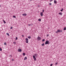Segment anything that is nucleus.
Here are the masks:
<instances>
[{"label":"nucleus","mask_w":66,"mask_h":66,"mask_svg":"<svg viewBox=\"0 0 66 66\" xmlns=\"http://www.w3.org/2000/svg\"><path fill=\"white\" fill-rule=\"evenodd\" d=\"M12 28H13V27H11L10 29H12Z\"/></svg>","instance_id":"obj_34"},{"label":"nucleus","mask_w":66,"mask_h":66,"mask_svg":"<svg viewBox=\"0 0 66 66\" xmlns=\"http://www.w3.org/2000/svg\"><path fill=\"white\" fill-rule=\"evenodd\" d=\"M6 34L8 36H10V35H9V34L8 33H7Z\"/></svg>","instance_id":"obj_14"},{"label":"nucleus","mask_w":66,"mask_h":66,"mask_svg":"<svg viewBox=\"0 0 66 66\" xmlns=\"http://www.w3.org/2000/svg\"><path fill=\"white\" fill-rule=\"evenodd\" d=\"M17 39H18V38H17V37H16L15 40H17Z\"/></svg>","instance_id":"obj_22"},{"label":"nucleus","mask_w":66,"mask_h":66,"mask_svg":"<svg viewBox=\"0 0 66 66\" xmlns=\"http://www.w3.org/2000/svg\"><path fill=\"white\" fill-rule=\"evenodd\" d=\"M59 15H61V16H62V14H63V13L61 12L59 13Z\"/></svg>","instance_id":"obj_7"},{"label":"nucleus","mask_w":66,"mask_h":66,"mask_svg":"<svg viewBox=\"0 0 66 66\" xmlns=\"http://www.w3.org/2000/svg\"><path fill=\"white\" fill-rule=\"evenodd\" d=\"M23 16H26V15H27V14L26 13H24L23 14H22Z\"/></svg>","instance_id":"obj_8"},{"label":"nucleus","mask_w":66,"mask_h":66,"mask_svg":"<svg viewBox=\"0 0 66 66\" xmlns=\"http://www.w3.org/2000/svg\"><path fill=\"white\" fill-rule=\"evenodd\" d=\"M54 3L55 4H56V3L57 2L56 1L54 0Z\"/></svg>","instance_id":"obj_10"},{"label":"nucleus","mask_w":66,"mask_h":66,"mask_svg":"<svg viewBox=\"0 0 66 66\" xmlns=\"http://www.w3.org/2000/svg\"><path fill=\"white\" fill-rule=\"evenodd\" d=\"M18 51L19 52H21V50L20 49H18Z\"/></svg>","instance_id":"obj_6"},{"label":"nucleus","mask_w":66,"mask_h":66,"mask_svg":"<svg viewBox=\"0 0 66 66\" xmlns=\"http://www.w3.org/2000/svg\"><path fill=\"white\" fill-rule=\"evenodd\" d=\"M23 55L24 56V55H26V54H25V53H24L23 54Z\"/></svg>","instance_id":"obj_16"},{"label":"nucleus","mask_w":66,"mask_h":66,"mask_svg":"<svg viewBox=\"0 0 66 66\" xmlns=\"http://www.w3.org/2000/svg\"><path fill=\"white\" fill-rule=\"evenodd\" d=\"M45 41V39H43L42 40V42H44Z\"/></svg>","instance_id":"obj_25"},{"label":"nucleus","mask_w":66,"mask_h":66,"mask_svg":"<svg viewBox=\"0 0 66 66\" xmlns=\"http://www.w3.org/2000/svg\"><path fill=\"white\" fill-rule=\"evenodd\" d=\"M22 37H24V36H23V35H22Z\"/></svg>","instance_id":"obj_36"},{"label":"nucleus","mask_w":66,"mask_h":66,"mask_svg":"<svg viewBox=\"0 0 66 66\" xmlns=\"http://www.w3.org/2000/svg\"><path fill=\"white\" fill-rule=\"evenodd\" d=\"M28 38H29V39H30L31 38V36H29L28 37Z\"/></svg>","instance_id":"obj_12"},{"label":"nucleus","mask_w":66,"mask_h":66,"mask_svg":"<svg viewBox=\"0 0 66 66\" xmlns=\"http://www.w3.org/2000/svg\"><path fill=\"white\" fill-rule=\"evenodd\" d=\"M27 60V57H26L24 59V60Z\"/></svg>","instance_id":"obj_9"},{"label":"nucleus","mask_w":66,"mask_h":66,"mask_svg":"<svg viewBox=\"0 0 66 66\" xmlns=\"http://www.w3.org/2000/svg\"><path fill=\"white\" fill-rule=\"evenodd\" d=\"M30 1H31L32 0H29Z\"/></svg>","instance_id":"obj_39"},{"label":"nucleus","mask_w":66,"mask_h":66,"mask_svg":"<svg viewBox=\"0 0 66 66\" xmlns=\"http://www.w3.org/2000/svg\"><path fill=\"white\" fill-rule=\"evenodd\" d=\"M28 26H31L30 24H28Z\"/></svg>","instance_id":"obj_33"},{"label":"nucleus","mask_w":66,"mask_h":66,"mask_svg":"<svg viewBox=\"0 0 66 66\" xmlns=\"http://www.w3.org/2000/svg\"><path fill=\"white\" fill-rule=\"evenodd\" d=\"M13 44H16V42H13Z\"/></svg>","instance_id":"obj_23"},{"label":"nucleus","mask_w":66,"mask_h":66,"mask_svg":"<svg viewBox=\"0 0 66 66\" xmlns=\"http://www.w3.org/2000/svg\"><path fill=\"white\" fill-rule=\"evenodd\" d=\"M49 5H51V3H49Z\"/></svg>","instance_id":"obj_27"},{"label":"nucleus","mask_w":66,"mask_h":66,"mask_svg":"<svg viewBox=\"0 0 66 66\" xmlns=\"http://www.w3.org/2000/svg\"><path fill=\"white\" fill-rule=\"evenodd\" d=\"M42 46H44V43H43V44H42Z\"/></svg>","instance_id":"obj_21"},{"label":"nucleus","mask_w":66,"mask_h":66,"mask_svg":"<svg viewBox=\"0 0 66 66\" xmlns=\"http://www.w3.org/2000/svg\"><path fill=\"white\" fill-rule=\"evenodd\" d=\"M50 43H49V41L48 40L46 41L45 43V44L47 45V44H49Z\"/></svg>","instance_id":"obj_1"},{"label":"nucleus","mask_w":66,"mask_h":66,"mask_svg":"<svg viewBox=\"0 0 66 66\" xmlns=\"http://www.w3.org/2000/svg\"><path fill=\"white\" fill-rule=\"evenodd\" d=\"M32 25H33V24L32 23H31L30 24V26H32Z\"/></svg>","instance_id":"obj_31"},{"label":"nucleus","mask_w":66,"mask_h":66,"mask_svg":"<svg viewBox=\"0 0 66 66\" xmlns=\"http://www.w3.org/2000/svg\"><path fill=\"white\" fill-rule=\"evenodd\" d=\"M66 30V28L64 27V30Z\"/></svg>","instance_id":"obj_19"},{"label":"nucleus","mask_w":66,"mask_h":66,"mask_svg":"<svg viewBox=\"0 0 66 66\" xmlns=\"http://www.w3.org/2000/svg\"><path fill=\"white\" fill-rule=\"evenodd\" d=\"M12 61H14V60L13 59H12Z\"/></svg>","instance_id":"obj_38"},{"label":"nucleus","mask_w":66,"mask_h":66,"mask_svg":"<svg viewBox=\"0 0 66 66\" xmlns=\"http://www.w3.org/2000/svg\"><path fill=\"white\" fill-rule=\"evenodd\" d=\"M53 64H50V66H52Z\"/></svg>","instance_id":"obj_30"},{"label":"nucleus","mask_w":66,"mask_h":66,"mask_svg":"<svg viewBox=\"0 0 66 66\" xmlns=\"http://www.w3.org/2000/svg\"><path fill=\"white\" fill-rule=\"evenodd\" d=\"M57 32H57V31H56V32H55L56 33H57Z\"/></svg>","instance_id":"obj_35"},{"label":"nucleus","mask_w":66,"mask_h":66,"mask_svg":"<svg viewBox=\"0 0 66 66\" xmlns=\"http://www.w3.org/2000/svg\"><path fill=\"white\" fill-rule=\"evenodd\" d=\"M52 1V0H51V1H50V2H51V1Z\"/></svg>","instance_id":"obj_37"},{"label":"nucleus","mask_w":66,"mask_h":66,"mask_svg":"<svg viewBox=\"0 0 66 66\" xmlns=\"http://www.w3.org/2000/svg\"><path fill=\"white\" fill-rule=\"evenodd\" d=\"M4 44L5 45H6V43H4Z\"/></svg>","instance_id":"obj_20"},{"label":"nucleus","mask_w":66,"mask_h":66,"mask_svg":"<svg viewBox=\"0 0 66 66\" xmlns=\"http://www.w3.org/2000/svg\"><path fill=\"white\" fill-rule=\"evenodd\" d=\"M37 39H38L39 40L41 39V38L39 37V36H38L37 38Z\"/></svg>","instance_id":"obj_3"},{"label":"nucleus","mask_w":66,"mask_h":66,"mask_svg":"<svg viewBox=\"0 0 66 66\" xmlns=\"http://www.w3.org/2000/svg\"><path fill=\"white\" fill-rule=\"evenodd\" d=\"M33 57L34 60L36 61V57H35V56H33Z\"/></svg>","instance_id":"obj_4"},{"label":"nucleus","mask_w":66,"mask_h":66,"mask_svg":"<svg viewBox=\"0 0 66 66\" xmlns=\"http://www.w3.org/2000/svg\"><path fill=\"white\" fill-rule=\"evenodd\" d=\"M3 22H4V23H6V22H5V21H4V20H3Z\"/></svg>","instance_id":"obj_18"},{"label":"nucleus","mask_w":66,"mask_h":66,"mask_svg":"<svg viewBox=\"0 0 66 66\" xmlns=\"http://www.w3.org/2000/svg\"><path fill=\"white\" fill-rule=\"evenodd\" d=\"M48 36H49V34L47 35V37H48Z\"/></svg>","instance_id":"obj_32"},{"label":"nucleus","mask_w":66,"mask_h":66,"mask_svg":"<svg viewBox=\"0 0 66 66\" xmlns=\"http://www.w3.org/2000/svg\"><path fill=\"white\" fill-rule=\"evenodd\" d=\"M63 9L62 8V9L60 11H61V12H62L63 11Z\"/></svg>","instance_id":"obj_17"},{"label":"nucleus","mask_w":66,"mask_h":66,"mask_svg":"<svg viewBox=\"0 0 66 66\" xmlns=\"http://www.w3.org/2000/svg\"><path fill=\"white\" fill-rule=\"evenodd\" d=\"M25 39L26 41V43H29V42H28L29 39H28L27 38H26Z\"/></svg>","instance_id":"obj_2"},{"label":"nucleus","mask_w":66,"mask_h":66,"mask_svg":"<svg viewBox=\"0 0 66 66\" xmlns=\"http://www.w3.org/2000/svg\"><path fill=\"white\" fill-rule=\"evenodd\" d=\"M35 56H37V54H35Z\"/></svg>","instance_id":"obj_24"},{"label":"nucleus","mask_w":66,"mask_h":66,"mask_svg":"<svg viewBox=\"0 0 66 66\" xmlns=\"http://www.w3.org/2000/svg\"><path fill=\"white\" fill-rule=\"evenodd\" d=\"M40 15H41V16H43V12H40Z\"/></svg>","instance_id":"obj_5"},{"label":"nucleus","mask_w":66,"mask_h":66,"mask_svg":"<svg viewBox=\"0 0 66 66\" xmlns=\"http://www.w3.org/2000/svg\"><path fill=\"white\" fill-rule=\"evenodd\" d=\"M38 21H41V19H39L38 20Z\"/></svg>","instance_id":"obj_11"},{"label":"nucleus","mask_w":66,"mask_h":66,"mask_svg":"<svg viewBox=\"0 0 66 66\" xmlns=\"http://www.w3.org/2000/svg\"><path fill=\"white\" fill-rule=\"evenodd\" d=\"M0 50L1 51H2V48H0Z\"/></svg>","instance_id":"obj_29"},{"label":"nucleus","mask_w":66,"mask_h":66,"mask_svg":"<svg viewBox=\"0 0 66 66\" xmlns=\"http://www.w3.org/2000/svg\"><path fill=\"white\" fill-rule=\"evenodd\" d=\"M58 32H60V30H57Z\"/></svg>","instance_id":"obj_15"},{"label":"nucleus","mask_w":66,"mask_h":66,"mask_svg":"<svg viewBox=\"0 0 66 66\" xmlns=\"http://www.w3.org/2000/svg\"><path fill=\"white\" fill-rule=\"evenodd\" d=\"M57 64V63H55V65H56Z\"/></svg>","instance_id":"obj_26"},{"label":"nucleus","mask_w":66,"mask_h":66,"mask_svg":"<svg viewBox=\"0 0 66 66\" xmlns=\"http://www.w3.org/2000/svg\"><path fill=\"white\" fill-rule=\"evenodd\" d=\"M43 12H42V13H44V10H43Z\"/></svg>","instance_id":"obj_28"},{"label":"nucleus","mask_w":66,"mask_h":66,"mask_svg":"<svg viewBox=\"0 0 66 66\" xmlns=\"http://www.w3.org/2000/svg\"><path fill=\"white\" fill-rule=\"evenodd\" d=\"M13 17L14 18H16V16L15 15H13Z\"/></svg>","instance_id":"obj_13"}]
</instances>
